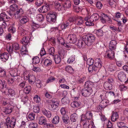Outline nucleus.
I'll return each instance as SVG.
<instances>
[{"instance_id": "36", "label": "nucleus", "mask_w": 128, "mask_h": 128, "mask_svg": "<svg viewBox=\"0 0 128 128\" xmlns=\"http://www.w3.org/2000/svg\"><path fill=\"white\" fill-rule=\"evenodd\" d=\"M70 105L71 106L72 108H77L79 107L80 104L78 102L74 101L72 102Z\"/></svg>"}, {"instance_id": "48", "label": "nucleus", "mask_w": 128, "mask_h": 128, "mask_svg": "<svg viewBox=\"0 0 128 128\" xmlns=\"http://www.w3.org/2000/svg\"><path fill=\"white\" fill-rule=\"evenodd\" d=\"M94 62V60L92 58H91L88 59L86 61L87 64L89 66L92 65Z\"/></svg>"}, {"instance_id": "41", "label": "nucleus", "mask_w": 128, "mask_h": 128, "mask_svg": "<svg viewBox=\"0 0 128 128\" xmlns=\"http://www.w3.org/2000/svg\"><path fill=\"white\" fill-rule=\"evenodd\" d=\"M96 35L99 37L102 36L103 34V31L100 29L96 30Z\"/></svg>"}, {"instance_id": "33", "label": "nucleus", "mask_w": 128, "mask_h": 128, "mask_svg": "<svg viewBox=\"0 0 128 128\" xmlns=\"http://www.w3.org/2000/svg\"><path fill=\"white\" fill-rule=\"evenodd\" d=\"M77 119V114H73L71 115L70 116V120L72 122H77L76 120Z\"/></svg>"}, {"instance_id": "46", "label": "nucleus", "mask_w": 128, "mask_h": 128, "mask_svg": "<svg viewBox=\"0 0 128 128\" xmlns=\"http://www.w3.org/2000/svg\"><path fill=\"white\" fill-rule=\"evenodd\" d=\"M10 8V9L14 11H16L18 8V5L14 4L11 5Z\"/></svg>"}, {"instance_id": "53", "label": "nucleus", "mask_w": 128, "mask_h": 128, "mask_svg": "<svg viewBox=\"0 0 128 128\" xmlns=\"http://www.w3.org/2000/svg\"><path fill=\"white\" fill-rule=\"evenodd\" d=\"M36 18L38 21H41L43 20L44 17L43 15L41 14H39L36 16Z\"/></svg>"}, {"instance_id": "61", "label": "nucleus", "mask_w": 128, "mask_h": 128, "mask_svg": "<svg viewBox=\"0 0 128 128\" xmlns=\"http://www.w3.org/2000/svg\"><path fill=\"white\" fill-rule=\"evenodd\" d=\"M50 102H52L53 104L55 105V106H56L57 107H58V106L59 105V102L58 101H56L55 100L52 99L51 100H50Z\"/></svg>"}, {"instance_id": "23", "label": "nucleus", "mask_w": 128, "mask_h": 128, "mask_svg": "<svg viewBox=\"0 0 128 128\" xmlns=\"http://www.w3.org/2000/svg\"><path fill=\"white\" fill-rule=\"evenodd\" d=\"M124 49L125 50L124 51V54L125 59L126 60L128 59V44L127 42L125 46Z\"/></svg>"}, {"instance_id": "28", "label": "nucleus", "mask_w": 128, "mask_h": 128, "mask_svg": "<svg viewBox=\"0 0 128 128\" xmlns=\"http://www.w3.org/2000/svg\"><path fill=\"white\" fill-rule=\"evenodd\" d=\"M44 64L45 66H49L52 64V61L50 59H46L44 61Z\"/></svg>"}, {"instance_id": "60", "label": "nucleus", "mask_w": 128, "mask_h": 128, "mask_svg": "<svg viewBox=\"0 0 128 128\" xmlns=\"http://www.w3.org/2000/svg\"><path fill=\"white\" fill-rule=\"evenodd\" d=\"M49 52L50 55L54 56L55 52V49L54 47L50 48L49 50Z\"/></svg>"}, {"instance_id": "7", "label": "nucleus", "mask_w": 128, "mask_h": 128, "mask_svg": "<svg viewBox=\"0 0 128 128\" xmlns=\"http://www.w3.org/2000/svg\"><path fill=\"white\" fill-rule=\"evenodd\" d=\"M102 62L99 58L96 59L95 60L94 65L92 66L94 71H96L98 69L101 68L102 66Z\"/></svg>"}, {"instance_id": "57", "label": "nucleus", "mask_w": 128, "mask_h": 128, "mask_svg": "<svg viewBox=\"0 0 128 128\" xmlns=\"http://www.w3.org/2000/svg\"><path fill=\"white\" fill-rule=\"evenodd\" d=\"M100 106H102L104 108L107 105L106 101V100H102L100 102Z\"/></svg>"}, {"instance_id": "17", "label": "nucleus", "mask_w": 128, "mask_h": 128, "mask_svg": "<svg viewBox=\"0 0 128 128\" xmlns=\"http://www.w3.org/2000/svg\"><path fill=\"white\" fill-rule=\"evenodd\" d=\"M81 121L83 122V127L84 128H89L90 125L89 121L88 120H85L84 119L83 116L82 117Z\"/></svg>"}, {"instance_id": "13", "label": "nucleus", "mask_w": 128, "mask_h": 128, "mask_svg": "<svg viewBox=\"0 0 128 128\" xmlns=\"http://www.w3.org/2000/svg\"><path fill=\"white\" fill-rule=\"evenodd\" d=\"M99 17L98 14L97 13H94L90 17L89 20L91 22H95L98 20Z\"/></svg>"}, {"instance_id": "64", "label": "nucleus", "mask_w": 128, "mask_h": 128, "mask_svg": "<svg viewBox=\"0 0 128 128\" xmlns=\"http://www.w3.org/2000/svg\"><path fill=\"white\" fill-rule=\"evenodd\" d=\"M35 114L32 113H31L28 115V118L30 120H32L34 119Z\"/></svg>"}, {"instance_id": "59", "label": "nucleus", "mask_w": 128, "mask_h": 128, "mask_svg": "<svg viewBox=\"0 0 128 128\" xmlns=\"http://www.w3.org/2000/svg\"><path fill=\"white\" fill-rule=\"evenodd\" d=\"M83 40H78V46L80 48L81 47H84V44Z\"/></svg>"}, {"instance_id": "12", "label": "nucleus", "mask_w": 128, "mask_h": 128, "mask_svg": "<svg viewBox=\"0 0 128 128\" xmlns=\"http://www.w3.org/2000/svg\"><path fill=\"white\" fill-rule=\"evenodd\" d=\"M92 92V90H88L86 88H84L82 91V94L85 97L88 96L91 94Z\"/></svg>"}, {"instance_id": "55", "label": "nucleus", "mask_w": 128, "mask_h": 128, "mask_svg": "<svg viewBox=\"0 0 128 128\" xmlns=\"http://www.w3.org/2000/svg\"><path fill=\"white\" fill-rule=\"evenodd\" d=\"M37 124L33 122H31L29 126V127L30 128H37Z\"/></svg>"}, {"instance_id": "56", "label": "nucleus", "mask_w": 128, "mask_h": 128, "mask_svg": "<svg viewBox=\"0 0 128 128\" xmlns=\"http://www.w3.org/2000/svg\"><path fill=\"white\" fill-rule=\"evenodd\" d=\"M61 58L58 55L55 56L54 58V61L56 64H58L59 63L61 62Z\"/></svg>"}, {"instance_id": "27", "label": "nucleus", "mask_w": 128, "mask_h": 128, "mask_svg": "<svg viewBox=\"0 0 128 128\" xmlns=\"http://www.w3.org/2000/svg\"><path fill=\"white\" fill-rule=\"evenodd\" d=\"M104 87L106 90H110L112 88V84L108 82H105L104 85Z\"/></svg>"}, {"instance_id": "47", "label": "nucleus", "mask_w": 128, "mask_h": 128, "mask_svg": "<svg viewBox=\"0 0 128 128\" xmlns=\"http://www.w3.org/2000/svg\"><path fill=\"white\" fill-rule=\"evenodd\" d=\"M56 78L52 76H50L47 79L46 81V83L48 84L51 82L54 81Z\"/></svg>"}, {"instance_id": "14", "label": "nucleus", "mask_w": 128, "mask_h": 128, "mask_svg": "<svg viewBox=\"0 0 128 128\" xmlns=\"http://www.w3.org/2000/svg\"><path fill=\"white\" fill-rule=\"evenodd\" d=\"M118 76L119 80L121 82L124 81L126 79V74L123 72H119L118 74Z\"/></svg>"}, {"instance_id": "1", "label": "nucleus", "mask_w": 128, "mask_h": 128, "mask_svg": "<svg viewBox=\"0 0 128 128\" xmlns=\"http://www.w3.org/2000/svg\"><path fill=\"white\" fill-rule=\"evenodd\" d=\"M95 39L94 36L92 34H88L82 37V40L88 46L91 45Z\"/></svg>"}, {"instance_id": "42", "label": "nucleus", "mask_w": 128, "mask_h": 128, "mask_svg": "<svg viewBox=\"0 0 128 128\" xmlns=\"http://www.w3.org/2000/svg\"><path fill=\"white\" fill-rule=\"evenodd\" d=\"M40 60L39 57L36 56L32 58L33 63L34 64H36L39 63Z\"/></svg>"}, {"instance_id": "31", "label": "nucleus", "mask_w": 128, "mask_h": 128, "mask_svg": "<svg viewBox=\"0 0 128 128\" xmlns=\"http://www.w3.org/2000/svg\"><path fill=\"white\" fill-rule=\"evenodd\" d=\"M62 119L64 122L66 124H68L69 122V117L66 114L64 115L62 117Z\"/></svg>"}, {"instance_id": "21", "label": "nucleus", "mask_w": 128, "mask_h": 128, "mask_svg": "<svg viewBox=\"0 0 128 128\" xmlns=\"http://www.w3.org/2000/svg\"><path fill=\"white\" fill-rule=\"evenodd\" d=\"M92 113L90 111L87 112L85 115H82L83 116L84 119L85 120H88L91 119L92 118Z\"/></svg>"}, {"instance_id": "8", "label": "nucleus", "mask_w": 128, "mask_h": 128, "mask_svg": "<svg viewBox=\"0 0 128 128\" xmlns=\"http://www.w3.org/2000/svg\"><path fill=\"white\" fill-rule=\"evenodd\" d=\"M24 13V12L23 9L18 8L15 12V17L16 19H18L21 17Z\"/></svg>"}, {"instance_id": "62", "label": "nucleus", "mask_w": 128, "mask_h": 128, "mask_svg": "<svg viewBox=\"0 0 128 128\" xmlns=\"http://www.w3.org/2000/svg\"><path fill=\"white\" fill-rule=\"evenodd\" d=\"M117 125L119 128H122L125 126V124L123 122H118L117 123Z\"/></svg>"}, {"instance_id": "29", "label": "nucleus", "mask_w": 128, "mask_h": 128, "mask_svg": "<svg viewBox=\"0 0 128 128\" xmlns=\"http://www.w3.org/2000/svg\"><path fill=\"white\" fill-rule=\"evenodd\" d=\"M28 20V18L26 16L22 17L20 20V22L22 24H25Z\"/></svg>"}, {"instance_id": "34", "label": "nucleus", "mask_w": 128, "mask_h": 128, "mask_svg": "<svg viewBox=\"0 0 128 128\" xmlns=\"http://www.w3.org/2000/svg\"><path fill=\"white\" fill-rule=\"evenodd\" d=\"M60 121L59 118L58 116H56L52 120V123L56 124H58Z\"/></svg>"}, {"instance_id": "58", "label": "nucleus", "mask_w": 128, "mask_h": 128, "mask_svg": "<svg viewBox=\"0 0 128 128\" xmlns=\"http://www.w3.org/2000/svg\"><path fill=\"white\" fill-rule=\"evenodd\" d=\"M124 15L122 13L117 12L115 13V17L117 18H119Z\"/></svg>"}, {"instance_id": "54", "label": "nucleus", "mask_w": 128, "mask_h": 128, "mask_svg": "<svg viewBox=\"0 0 128 128\" xmlns=\"http://www.w3.org/2000/svg\"><path fill=\"white\" fill-rule=\"evenodd\" d=\"M100 18L102 19H105L106 20H110V17L108 16L105 14L104 13H102L101 14V15L100 16Z\"/></svg>"}, {"instance_id": "45", "label": "nucleus", "mask_w": 128, "mask_h": 128, "mask_svg": "<svg viewBox=\"0 0 128 128\" xmlns=\"http://www.w3.org/2000/svg\"><path fill=\"white\" fill-rule=\"evenodd\" d=\"M75 60V56H72L68 59L67 62L68 64L72 63Z\"/></svg>"}, {"instance_id": "22", "label": "nucleus", "mask_w": 128, "mask_h": 128, "mask_svg": "<svg viewBox=\"0 0 128 128\" xmlns=\"http://www.w3.org/2000/svg\"><path fill=\"white\" fill-rule=\"evenodd\" d=\"M93 86V83L90 81L86 82L84 84V88L90 90H92V88Z\"/></svg>"}, {"instance_id": "52", "label": "nucleus", "mask_w": 128, "mask_h": 128, "mask_svg": "<svg viewBox=\"0 0 128 128\" xmlns=\"http://www.w3.org/2000/svg\"><path fill=\"white\" fill-rule=\"evenodd\" d=\"M6 87V83L4 81H2L1 80H0V88H5Z\"/></svg>"}, {"instance_id": "6", "label": "nucleus", "mask_w": 128, "mask_h": 128, "mask_svg": "<svg viewBox=\"0 0 128 128\" xmlns=\"http://www.w3.org/2000/svg\"><path fill=\"white\" fill-rule=\"evenodd\" d=\"M13 14L10 13H9L8 14H6L4 12L0 14V19L3 21L7 22L9 20L11 17L12 16Z\"/></svg>"}, {"instance_id": "63", "label": "nucleus", "mask_w": 128, "mask_h": 128, "mask_svg": "<svg viewBox=\"0 0 128 128\" xmlns=\"http://www.w3.org/2000/svg\"><path fill=\"white\" fill-rule=\"evenodd\" d=\"M13 49L16 50H19L20 49V47L19 44L17 43H15L12 44Z\"/></svg>"}, {"instance_id": "50", "label": "nucleus", "mask_w": 128, "mask_h": 128, "mask_svg": "<svg viewBox=\"0 0 128 128\" xmlns=\"http://www.w3.org/2000/svg\"><path fill=\"white\" fill-rule=\"evenodd\" d=\"M109 70L111 72L115 71L117 70L116 66L113 64L110 65L109 66Z\"/></svg>"}, {"instance_id": "40", "label": "nucleus", "mask_w": 128, "mask_h": 128, "mask_svg": "<svg viewBox=\"0 0 128 128\" xmlns=\"http://www.w3.org/2000/svg\"><path fill=\"white\" fill-rule=\"evenodd\" d=\"M61 101L62 103L64 104H66L69 102V100L68 98L66 97L62 98V99Z\"/></svg>"}, {"instance_id": "43", "label": "nucleus", "mask_w": 128, "mask_h": 128, "mask_svg": "<svg viewBox=\"0 0 128 128\" xmlns=\"http://www.w3.org/2000/svg\"><path fill=\"white\" fill-rule=\"evenodd\" d=\"M8 96H12L15 95V92L14 90L12 89H8Z\"/></svg>"}, {"instance_id": "10", "label": "nucleus", "mask_w": 128, "mask_h": 128, "mask_svg": "<svg viewBox=\"0 0 128 128\" xmlns=\"http://www.w3.org/2000/svg\"><path fill=\"white\" fill-rule=\"evenodd\" d=\"M112 50H108L106 51L105 56L110 60H112L114 57V52Z\"/></svg>"}, {"instance_id": "15", "label": "nucleus", "mask_w": 128, "mask_h": 128, "mask_svg": "<svg viewBox=\"0 0 128 128\" xmlns=\"http://www.w3.org/2000/svg\"><path fill=\"white\" fill-rule=\"evenodd\" d=\"M54 3L56 8L58 10H62L64 9V4L56 2H55Z\"/></svg>"}, {"instance_id": "3", "label": "nucleus", "mask_w": 128, "mask_h": 128, "mask_svg": "<svg viewBox=\"0 0 128 128\" xmlns=\"http://www.w3.org/2000/svg\"><path fill=\"white\" fill-rule=\"evenodd\" d=\"M38 123L40 124H43L44 127L46 128H49L52 127V124L46 123V118L44 116H42L39 118Z\"/></svg>"}, {"instance_id": "18", "label": "nucleus", "mask_w": 128, "mask_h": 128, "mask_svg": "<svg viewBox=\"0 0 128 128\" xmlns=\"http://www.w3.org/2000/svg\"><path fill=\"white\" fill-rule=\"evenodd\" d=\"M117 42L115 40H112L110 42L109 48L110 50H113L116 48Z\"/></svg>"}, {"instance_id": "5", "label": "nucleus", "mask_w": 128, "mask_h": 128, "mask_svg": "<svg viewBox=\"0 0 128 128\" xmlns=\"http://www.w3.org/2000/svg\"><path fill=\"white\" fill-rule=\"evenodd\" d=\"M16 119L14 117H12L11 119L9 117H7L6 119V122L9 125V128L11 127L14 128L15 126Z\"/></svg>"}, {"instance_id": "39", "label": "nucleus", "mask_w": 128, "mask_h": 128, "mask_svg": "<svg viewBox=\"0 0 128 128\" xmlns=\"http://www.w3.org/2000/svg\"><path fill=\"white\" fill-rule=\"evenodd\" d=\"M65 70L70 73H72L73 72V70L71 66H67L65 67Z\"/></svg>"}, {"instance_id": "32", "label": "nucleus", "mask_w": 128, "mask_h": 128, "mask_svg": "<svg viewBox=\"0 0 128 128\" xmlns=\"http://www.w3.org/2000/svg\"><path fill=\"white\" fill-rule=\"evenodd\" d=\"M84 21L82 17L79 16L76 22V24L78 26L82 24L84 22Z\"/></svg>"}, {"instance_id": "51", "label": "nucleus", "mask_w": 128, "mask_h": 128, "mask_svg": "<svg viewBox=\"0 0 128 128\" xmlns=\"http://www.w3.org/2000/svg\"><path fill=\"white\" fill-rule=\"evenodd\" d=\"M31 88L30 86H28L24 89V91L26 93L28 94L31 90Z\"/></svg>"}, {"instance_id": "19", "label": "nucleus", "mask_w": 128, "mask_h": 128, "mask_svg": "<svg viewBox=\"0 0 128 128\" xmlns=\"http://www.w3.org/2000/svg\"><path fill=\"white\" fill-rule=\"evenodd\" d=\"M49 6H43L41 7L38 9V12L42 13H44L46 12L49 10Z\"/></svg>"}, {"instance_id": "4", "label": "nucleus", "mask_w": 128, "mask_h": 128, "mask_svg": "<svg viewBox=\"0 0 128 128\" xmlns=\"http://www.w3.org/2000/svg\"><path fill=\"white\" fill-rule=\"evenodd\" d=\"M57 15V13L54 12H50L46 16L47 20L50 22L55 21Z\"/></svg>"}, {"instance_id": "26", "label": "nucleus", "mask_w": 128, "mask_h": 128, "mask_svg": "<svg viewBox=\"0 0 128 128\" xmlns=\"http://www.w3.org/2000/svg\"><path fill=\"white\" fill-rule=\"evenodd\" d=\"M118 114L117 112H112V114L111 118V120L112 121H115L118 119Z\"/></svg>"}, {"instance_id": "25", "label": "nucleus", "mask_w": 128, "mask_h": 128, "mask_svg": "<svg viewBox=\"0 0 128 128\" xmlns=\"http://www.w3.org/2000/svg\"><path fill=\"white\" fill-rule=\"evenodd\" d=\"M64 3V10L70 8L71 6V2L70 0H66Z\"/></svg>"}, {"instance_id": "35", "label": "nucleus", "mask_w": 128, "mask_h": 128, "mask_svg": "<svg viewBox=\"0 0 128 128\" xmlns=\"http://www.w3.org/2000/svg\"><path fill=\"white\" fill-rule=\"evenodd\" d=\"M28 52L26 50V46H22L20 51V53L22 54H25Z\"/></svg>"}, {"instance_id": "2", "label": "nucleus", "mask_w": 128, "mask_h": 128, "mask_svg": "<svg viewBox=\"0 0 128 128\" xmlns=\"http://www.w3.org/2000/svg\"><path fill=\"white\" fill-rule=\"evenodd\" d=\"M74 18L71 16L68 18L66 22L63 23L61 26V28L63 30L66 28L69 25H72V23L74 21Z\"/></svg>"}, {"instance_id": "24", "label": "nucleus", "mask_w": 128, "mask_h": 128, "mask_svg": "<svg viewBox=\"0 0 128 128\" xmlns=\"http://www.w3.org/2000/svg\"><path fill=\"white\" fill-rule=\"evenodd\" d=\"M42 114L47 117L50 118L52 116V113L50 112L47 110L45 109H43L42 110Z\"/></svg>"}, {"instance_id": "44", "label": "nucleus", "mask_w": 128, "mask_h": 128, "mask_svg": "<svg viewBox=\"0 0 128 128\" xmlns=\"http://www.w3.org/2000/svg\"><path fill=\"white\" fill-rule=\"evenodd\" d=\"M8 31L10 32L13 34L15 32L16 29L14 26H11L9 28Z\"/></svg>"}, {"instance_id": "49", "label": "nucleus", "mask_w": 128, "mask_h": 128, "mask_svg": "<svg viewBox=\"0 0 128 128\" xmlns=\"http://www.w3.org/2000/svg\"><path fill=\"white\" fill-rule=\"evenodd\" d=\"M13 47L12 46H7L6 47V50L10 54L12 53L13 51Z\"/></svg>"}, {"instance_id": "38", "label": "nucleus", "mask_w": 128, "mask_h": 128, "mask_svg": "<svg viewBox=\"0 0 128 128\" xmlns=\"http://www.w3.org/2000/svg\"><path fill=\"white\" fill-rule=\"evenodd\" d=\"M32 26L33 31H34L40 27L39 25L33 22L31 24Z\"/></svg>"}, {"instance_id": "30", "label": "nucleus", "mask_w": 128, "mask_h": 128, "mask_svg": "<svg viewBox=\"0 0 128 128\" xmlns=\"http://www.w3.org/2000/svg\"><path fill=\"white\" fill-rule=\"evenodd\" d=\"M17 72L18 70L17 69L15 68L13 69L10 71V74L13 77L16 76H18Z\"/></svg>"}, {"instance_id": "16", "label": "nucleus", "mask_w": 128, "mask_h": 128, "mask_svg": "<svg viewBox=\"0 0 128 128\" xmlns=\"http://www.w3.org/2000/svg\"><path fill=\"white\" fill-rule=\"evenodd\" d=\"M30 40V38L28 36H25L22 39L21 43L26 46L29 43Z\"/></svg>"}, {"instance_id": "20", "label": "nucleus", "mask_w": 128, "mask_h": 128, "mask_svg": "<svg viewBox=\"0 0 128 128\" xmlns=\"http://www.w3.org/2000/svg\"><path fill=\"white\" fill-rule=\"evenodd\" d=\"M1 60L4 62H6L8 59L9 55L7 53L4 52L0 55Z\"/></svg>"}, {"instance_id": "9", "label": "nucleus", "mask_w": 128, "mask_h": 128, "mask_svg": "<svg viewBox=\"0 0 128 128\" xmlns=\"http://www.w3.org/2000/svg\"><path fill=\"white\" fill-rule=\"evenodd\" d=\"M67 40H69L70 43L74 44L77 41L76 35L74 34H69L67 38Z\"/></svg>"}, {"instance_id": "37", "label": "nucleus", "mask_w": 128, "mask_h": 128, "mask_svg": "<svg viewBox=\"0 0 128 128\" xmlns=\"http://www.w3.org/2000/svg\"><path fill=\"white\" fill-rule=\"evenodd\" d=\"M19 29L20 31V34L22 36H24L28 33V32L22 28L20 27Z\"/></svg>"}, {"instance_id": "11", "label": "nucleus", "mask_w": 128, "mask_h": 128, "mask_svg": "<svg viewBox=\"0 0 128 128\" xmlns=\"http://www.w3.org/2000/svg\"><path fill=\"white\" fill-rule=\"evenodd\" d=\"M14 108V106L11 105H8V107L2 110V112H3L4 113L8 114L12 112Z\"/></svg>"}]
</instances>
